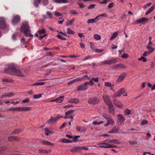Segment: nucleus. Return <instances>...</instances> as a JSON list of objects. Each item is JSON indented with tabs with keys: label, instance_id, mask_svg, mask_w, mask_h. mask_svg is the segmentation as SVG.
<instances>
[{
	"label": "nucleus",
	"instance_id": "obj_11",
	"mask_svg": "<svg viewBox=\"0 0 155 155\" xmlns=\"http://www.w3.org/2000/svg\"><path fill=\"white\" fill-rule=\"evenodd\" d=\"M117 120H118V123L121 124L123 123L125 120V119L123 117L121 114H118L117 115Z\"/></svg>",
	"mask_w": 155,
	"mask_h": 155
},
{
	"label": "nucleus",
	"instance_id": "obj_6",
	"mask_svg": "<svg viewBox=\"0 0 155 155\" xmlns=\"http://www.w3.org/2000/svg\"><path fill=\"white\" fill-rule=\"evenodd\" d=\"M149 20L148 18L143 17L141 18H140L136 20L134 24H143L146 22H147Z\"/></svg>",
	"mask_w": 155,
	"mask_h": 155
},
{
	"label": "nucleus",
	"instance_id": "obj_37",
	"mask_svg": "<svg viewBox=\"0 0 155 155\" xmlns=\"http://www.w3.org/2000/svg\"><path fill=\"white\" fill-rule=\"evenodd\" d=\"M67 33L69 34L74 35V34L75 32L70 28H68L67 29Z\"/></svg>",
	"mask_w": 155,
	"mask_h": 155
},
{
	"label": "nucleus",
	"instance_id": "obj_59",
	"mask_svg": "<svg viewBox=\"0 0 155 155\" xmlns=\"http://www.w3.org/2000/svg\"><path fill=\"white\" fill-rule=\"evenodd\" d=\"M75 83L74 80V79H73L71 81L68 83V85H71V84H74Z\"/></svg>",
	"mask_w": 155,
	"mask_h": 155
},
{
	"label": "nucleus",
	"instance_id": "obj_54",
	"mask_svg": "<svg viewBox=\"0 0 155 155\" xmlns=\"http://www.w3.org/2000/svg\"><path fill=\"white\" fill-rule=\"evenodd\" d=\"M100 16H104V17H107L108 16V15L107 14L104 13H103V14L99 15L97 17H98V18Z\"/></svg>",
	"mask_w": 155,
	"mask_h": 155
},
{
	"label": "nucleus",
	"instance_id": "obj_3",
	"mask_svg": "<svg viewBox=\"0 0 155 155\" xmlns=\"http://www.w3.org/2000/svg\"><path fill=\"white\" fill-rule=\"evenodd\" d=\"M100 101V99L97 97H92L89 98L87 101V103L95 105L97 104Z\"/></svg>",
	"mask_w": 155,
	"mask_h": 155
},
{
	"label": "nucleus",
	"instance_id": "obj_1",
	"mask_svg": "<svg viewBox=\"0 0 155 155\" xmlns=\"http://www.w3.org/2000/svg\"><path fill=\"white\" fill-rule=\"evenodd\" d=\"M8 68L6 69L5 72L6 73L10 72L12 74L16 76L24 77V75L22 73L21 71L19 69H17L15 66L12 64H8L7 65Z\"/></svg>",
	"mask_w": 155,
	"mask_h": 155
},
{
	"label": "nucleus",
	"instance_id": "obj_45",
	"mask_svg": "<svg viewBox=\"0 0 155 155\" xmlns=\"http://www.w3.org/2000/svg\"><path fill=\"white\" fill-rule=\"evenodd\" d=\"M21 130L20 129H16L15 131H13L12 133V134H18L21 132Z\"/></svg>",
	"mask_w": 155,
	"mask_h": 155
},
{
	"label": "nucleus",
	"instance_id": "obj_21",
	"mask_svg": "<svg viewBox=\"0 0 155 155\" xmlns=\"http://www.w3.org/2000/svg\"><path fill=\"white\" fill-rule=\"evenodd\" d=\"M98 17H96L94 19H89L87 21V23L88 24L93 23H96L98 21Z\"/></svg>",
	"mask_w": 155,
	"mask_h": 155
},
{
	"label": "nucleus",
	"instance_id": "obj_27",
	"mask_svg": "<svg viewBox=\"0 0 155 155\" xmlns=\"http://www.w3.org/2000/svg\"><path fill=\"white\" fill-rule=\"evenodd\" d=\"M43 144L45 145H50L51 146L54 145V144L53 143H51V142L48 141L47 140H43L42 142Z\"/></svg>",
	"mask_w": 155,
	"mask_h": 155
},
{
	"label": "nucleus",
	"instance_id": "obj_18",
	"mask_svg": "<svg viewBox=\"0 0 155 155\" xmlns=\"http://www.w3.org/2000/svg\"><path fill=\"white\" fill-rule=\"evenodd\" d=\"M56 122V119L51 117L50 119L47 121V123L48 124H54Z\"/></svg>",
	"mask_w": 155,
	"mask_h": 155
},
{
	"label": "nucleus",
	"instance_id": "obj_62",
	"mask_svg": "<svg viewBox=\"0 0 155 155\" xmlns=\"http://www.w3.org/2000/svg\"><path fill=\"white\" fill-rule=\"evenodd\" d=\"M70 13L73 14H77L78 13L75 10H72L70 11Z\"/></svg>",
	"mask_w": 155,
	"mask_h": 155
},
{
	"label": "nucleus",
	"instance_id": "obj_32",
	"mask_svg": "<svg viewBox=\"0 0 155 155\" xmlns=\"http://www.w3.org/2000/svg\"><path fill=\"white\" fill-rule=\"evenodd\" d=\"M75 20L74 18H73L70 20H68L66 22V25H71L73 22L75 21Z\"/></svg>",
	"mask_w": 155,
	"mask_h": 155
},
{
	"label": "nucleus",
	"instance_id": "obj_25",
	"mask_svg": "<svg viewBox=\"0 0 155 155\" xmlns=\"http://www.w3.org/2000/svg\"><path fill=\"white\" fill-rule=\"evenodd\" d=\"M31 107H21V111H27L31 110Z\"/></svg>",
	"mask_w": 155,
	"mask_h": 155
},
{
	"label": "nucleus",
	"instance_id": "obj_48",
	"mask_svg": "<svg viewBox=\"0 0 155 155\" xmlns=\"http://www.w3.org/2000/svg\"><path fill=\"white\" fill-rule=\"evenodd\" d=\"M17 33H15L12 36V38L13 40H16L17 38Z\"/></svg>",
	"mask_w": 155,
	"mask_h": 155
},
{
	"label": "nucleus",
	"instance_id": "obj_5",
	"mask_svg": "<svg viewBox=\"0 0 155 155\" xmlns=\"http://www.w3.org/2000/svg\"><path fill=\"white\" fill-rule=\"evenodd\" d=\"M88 81L85 82L83 84L78 86L77 88V90L78 91H84L87 90L88 89Z\"/></svg>",
	"mask_w": 155,
	"mask_h": 155
},
{
	"label": "nucleus",
	"instance_id": "obj_14",
	"mask_svg": "<svg viewBox=\"0 0 155 155\" xmlns=\"http://www.w3.org/2000/svg\"><path fill=\"white\" fill-rule=\"evenodd\" d=\"M125 89L124 88L120 89L118 92L115 94V96H120L125 92Z\"/></svg>",
	"mask_w": 155,
	"mask_h": 155
},
{
	"label": "nucleus",
	"instance_id": "obj_39",
	"mask_svg": "<svg viewBox=\"0 0 155 155\" xmlns=\"http://www.w3.org/2000/svg\"><path fill=\"white\" fill-rule=\"evenodd\" d=\"M94 37L96 40H99L101 39V36L97 34L94 35Z\"/></svg>",
	"mask_w": 155,
	"mask_h": 155
},
{
	"label": "nucleus",
	"instance_id": "obj_12",
	"mask_svg": "<svg viewBox=\"0 0 155 155\" xmlns=\"http://www.w3.org/2000/svg\"><path fill=\"white\" fill-rule=\"evenodd\" d=\"M8 140L9 141L12 142L14 141H18L20 140V139L18 137L11 136L8 137Z\"/></svg>",
	"mask_w": 155,
	"mask_h": 155
},
{
	"label": "nucleus",
	"instance_id": "obj_10",
	"mask_svg": "<svg viewBox=\"0 0 155 155\" xmlns=\"http://www.w3.org/2000/svg\"><path fill=\"white\" fill-rule=\"evenodd\" d=\"M126 76V74L125 73L121 74L119 76L118 79L116 80V82L118 83L121 81Z\"/></svg>",
	"mask_w": 155,
	"mask_h": 155
},
{
	"label": "nucleus",
	"instance_id": "obj_26",
	"mask_svg": "<svg viewBox=\"0 0 155 155\" xmlns=\"http://www.w3.org/2000/svg\"><path fill=\"white\" fill-rule=\"evenodd\" d=\"M56 3H66L68 2V0H55Z\"/></svg>",
	"mask_w": 155,
	"mask_h": 155
},
{
	"label": "nucleus",
	"instance_id": "obj_13",
	"mask_svg": "<svg viewBox=\"0 0 155 155\" xmlns=\"http://www.w3.org/2000/svg\"><path fill=\"white\" fill-rule=\"evenodd\" d=\"M108 106V108L109 109V111L110 113H112L113 114H114V106L113 105L112 103H110L107 104Z\"/></svg>",
	"mask_w": 155,
	"mask_h": 155
},
{
	"label": "nucleus",
	"instance_id": "obj_20",
	"mask_svg": "<svg viewBox=\"0 0 155 155\" xmlns=\"http://www.w3.org/2000/svg\"><path fill=\"white\" fill-rule=\"evenodd\" d=\"M126 68L125 66L122 64H116L113 66V68L114 69H117L118 68Z\"/></svg>",
	"mask_w": 155,
	"mask_h": 155
},
{
	"label": "nucleus",
	"instance_id": "obj_46",
	"mask_svg": "<svg viewBox=\"0 0 155 155\" xmlns=\"http://www.w3.org/2000/svg\"><path fill=\"white\" fill-rule=\"evenodd\" d=\"M14 111H21V107H19L14 108Z\"/></svg>",
	"mask_w": 155,
	"mask_h": 155
},
{
	"label": "nucleus",
	"instance_id": "obj_38",
	"mask_svg": "<svg viewBox=\"0 0 155 155\" xmlns=\"http://www.w3.org/2000/svg\"><path fill=\"white\" fill-rule=\"evenodd\" d=\"M74 110H69L65 112V115H69L73 113L74 112Z\"/></svg>",
	"mask_w": 155,
	"mask_h": 155
},
{
	"label": "nucleus",
	"instance_id": "obj_47",
	"mask_svg": "<svg viewBox=\"0 0 155 155\" xmlns=\"http://www.w3.org/2000/svg\"><path fill=\"white\" fill-rule=\"evenodd\" d=\"M6 94L7 97H9L14 96L15 95V94L13 92H10Z\"/></svg>",
	"mask_w": 155,
	"mask_h": 155
},
{
	"label": "nucleus",
	"instance_id": "obj_28",
	"mask_svg": "<svg viewBox=\"0 0 155 155\" xmlns=\"http://www.w3.org/2000/svg\"><path fill=\"white\" fill-rule=\"evenodd\" d=\"M154 6L152 5L151 7L146 11L145 13L146 15H147L149 14L150 12H151L154 9Z\"/></svg>",
	"mask_w": 155,
	"mask_h": 155
},
{
	"label": "nucleus",
	"instance_id": "obj_34",
	"mask_svg": "<svg viewBox=\"0 0 155 155\" xmlns=\"http://www.w3.org/2000/svg\"><path fill=\"white\" fill-rule=\"evenodd\" d=\"M118 35L117 32H115L113 34L111 38L110 39V40H113L116 38L117 36Z\"/></svg>",
	"mask_w": 155,
	"mask_h": 155
},
{
	"label": "nucleus",
	"instance_id": "obj_29",
	"mask_svg": "<svg viewBox=\"0 0 155 155\" xmlns=\"http://www.w3.org/2000/svg\"><path fill=\"white\" fill-rule=\"evenodd\" d=\"M34 0V2L33 3L34 5L36 7H38V4H40L41 2V0Z\"/></svg>",
	"mask_w": 155,
	"mask_h": 155
},
{
	"label": "nucleus",
	"instance_id": "obj_49",
	"mask_svg": "<svg viewBox=\"0 0 155 155\" xmlns=\"http://www.w3.org/2000/svg\"><path fill=\"white\" fill-rule=\"evenodd\" d=\"M74 82H75L77 81H81L83 80V78H79L75 79H74Z\"/></svg>",
	"mask_w": 155,
	"mask_h": 155
},
{
	"label": "nucleus",
	"instance_id": "obj_42",
	"mask_svg": "<svg viewBox=\"0 0 155 155\" xmlns=\"http://www.w3.org/2000/svg\"><path fill=\"white\" fill-rule=\"evenodd\" d=\"M125 114L127 115H130L131 113V111L128 109H126L124 111Z\"/></svg>",
	"mask_w": 155,
	"mask_h": 155
},
{
	"label": "nucleus",
	"instance_id": "obj_51",
	"mask_svg": "<svg viewBox=\"0 0 155 155\" xmlns=\"http://www.w3.org/2000/svg\"><path fill=\"white\" fill-rule=\"evenodd\" d=\"M95 6L94 4H91L87 6V8L88 9H92L95 7Z\"/></svg>",
	"mask_w": 155,
	"mask_h": 155
},
{
	"label": "nucleus",
	"instance_id": "obj_2",
	"mask_svg": "<svg viewBox=\"0 0 155 155\" xmlns=\"http://www.w3.org/2000/svg\"><path fill=\"white\" fill-rule=\"evenodd\" d=\"M20 31L21 32L24 33L26 37H33V35L29 33L31 31L29 29V26L28 23L25 22L23 24L21 27Z\"/></svg>",
	"mask_w": 155,
	"mask_h": 155
},
{
	"label": "nucleus",
	"instance_id": "obj_16",
	"mask_svg": "<svg viewBox=\"0 0 155 155\" xmlns=\"http://www.w3.org/2000/svg\"><path fill=\"white\" fill-rule=\"evenodd\" d=\"M105 142L117 144L120 143V142L117 139H112L110 140H105Z\"/></svg>",
	"mask_w": 155,
	"mask_h": 155
},
{
	"label": "nucleus",
	"instance_id": "obj_44",
	"mask_svg": "<svg viewBox=\"0 0 155 155\" xmlns=\"http://www.w3.org/2000/svg\"><path fill=\"white\" fill-rule=\"evenodd\" d=\"M81 130L80 132H84L86 131L87 129L86 128L84 127H81Z\"/></svg>",
	"mask_w": 155,
	"mask_h": 155
},
{
	"label": "nucleus",
	"instance_id": "obj_22",
	"mask_svg": "<svg viewBox=\"0 0 155 155\" xmlns=\"http://www.w3.org/2000/svg\"><path fill=\"white\" fill-rule=\"evenodd\" d=\"M81 147H76L70 150L71 152H77L81 151Z\"/></svg>",
	"mask_w": 155,
	"mask_h": 155
},
{
	"label": "nucleus",
	"instance_id": "obj_19",
	"mask_svg": "<svg viewBox=\"0 0 155 155\" xmlns=\"http://www.w3.org/2000/svg\"><path fill=\"white\" fill-rule=\"evenodd\" d=\"M119 127H117L116 126L113 127L112 130L110 131V133H116L118 132L119 130Z\"/></svg>",
	"mask_w": 155,
	"mask_h": 155
},
{
	"label": "nucleus",
	"instance_id": "obj_15",
	"mask_svg": "<svg viewBox=\"0 0 155 155\" xmlns=\"http://www.w3.org/2000/svg\"><path fill=\"white\" fill-rule=\"evenodd\" d=\"M20 18L19 15L14 16L12 22L13 24H16L18 23L20 21Z\"/></svg>",
	"mask_w": 155,
	"mask_h": 155
},
{
	"label": "nucleus",
	"instance_id": "obj_31",
	"mask_svg": "<svg viewBox=\"0 0 155 155\" xmlns=\"http://www.w3.org/2000/svg\"><path fill=\"white\" fill-rule=\"evenodd\" d=\"M153 49H152V50H150L149 51H145L144 53L143 54V55L144 56H147L148 54L153 53Z\"/></svg>",
	"mask_w": 155,
	"mask_h": 155
},
{
	"label": "nucleus",
	"instance_id": "obj_55",
	"mask_svg": "<svg viewBox=\"0 0 155 155\" xmlns=\"http://www.w3.org/2000/svg\"><path fill=\"white\" fill-rule=\"evenodd\" d=\"M39 152L41 153H48V152L46 150L41 149L39 150Z\"/></svg>",
	"mask_w": 155,
	"mask_h": 155
},
{
	"label": "nucleus",
	"instance_id": "obj_24",
	"mask_svg": "<svg viewBox=\"0 0 155 155\" xmlns=\"http://www.w3.org/2000/svg\"><path fill=\"white\" fill-rule=\"evenodd\" d=\"M64 97V96H62L56 98V102L57 103H61L63 101Z\"/></svg>",
	"mask_w": 155,
	"mask_h": 155
},
{
	"label": "nucleus",
	"instance_id": "obj_7",
	"mask_svg": "<svg viewBox=\"0 0 155 155\" xmlns=\"http://www.w3.org/2000/svg\"><path fill=\"white\" fill-rule=\"evenodd\" d=\"M103 116L105 119L107 120L108 122L109 123L111 124H113L114 122L111 116L105 114H104Z\"/></svg>",
	"mask_w": 155,
	"mask_h": 155
},
{
	"label": "nucleus",
	"instance_id": "obj_4",
	"mask_svg": "<svg viewBox=\"0 0 155 155\" xmlns=\"http://www.w3.org/2000/svg\"><path fill=\"white\" fill-rule=\"evenodd\" d=\"M117 61L116 58H112L110 60H105L101 62L102 64H106L108 65H111L112 64H115Z\"/></svg>",
	"mask_w": 155,
	"mask_h": 155
},
{
	"label": "nucleus",
	"instance_id": "obj_35",
	"mask_svg": "<svg viewBox=\"0 0 155 155\" xmlns=\"http://www.w3.org/2000/svg\"><path fill=\"white\" fill-rule=\"evenodd\" d=\"M45 83L44 82H36L32 84V86H39V85H43Z\"/></svg>",
	"mask_w": 155,
	"mask_h": 155
},
{
	"label": "nucleus",
	"instance_id": "obj_56",
	"mask_svg": "<svg viewBox=\"0 0 155 155\" xmlns=\"http://www.w3.org/2000/svg\"><path fill=\"white\" fill-rule=\"evenodd\" d=\"M147 48L148 49H150V50H152L153 49V51L155 50V48H152V46L151 45H148V46L147 47Z\"/></svg>",
	"mask_w": 155,
	"mask_h": 155
},
{
	"label": "nucleus",
	"instance_id": "obj_9",
	"mask_svg": "<svg viewBox=\"0 0 155 155\" xmlns=\"http://www.w3.org/2000/svg\"><path fill=\"white\" fill-rule=\"evenodd\" d=\"M6 26L5 21L3 18H0V29H4Z\"/></svg>",
	"mask_w": 155,
	"mask_h": 155
},
{
	"label": "nucleus",
	"instance_id": "obj_61",
	"mask_svg": "<svg viewBox=\"0 0 155 155\" xmlns=\"http://www.w3.org/2000/svg\"><path fill=\"white\" fill-rule=\"evenodd\" d=\"M82 78H83V80L85 78H86L88 80L90 79L91 78L90 76H89L87 75H85L83 77H81Z\"/></svg>",
	"mask_w": 155,
	"mask_h": 155
},
{
	"label": "nucleus",
	"instance_id": "obj_17",
	"mask_svg": "<svg viewBox=\"0 0 155 155\" xmlns=\"http://www.w3.org/2000/svg\"><path fill=\"white\" fill-rule=\"evenodd\" d=\"M68 101L71 103L78 104L79 103V101L76 98H71L68 100Z\"/></svg>",
	"mask_w": 155,
	"mask_h": 155
},
{
	"label": "nucleus",
	"instance_id": "obj_41",
	"mask_svg": "<svg viewBox=\"0 0 155 155\" xmlns=\"http://www.w3.org/2000/svg\"><path fill=\"white\" fill-rule=\"evenodd\" d=\"M57 37L58 38L62 40H65L66 39L64 37L60 35H57Z\"/></svg>",
	"mask_w": 155,
	"mask_h": 155
},
{
	"label": "nucleus",
	"instance_id": "obj_52",
	"mask_svg": "<svg viewBox=\"0 0 155 155\" xmlns=\"http://www.w3.org/2000/svg\"><path fill=\"white\" fill-rule=\"evenodd\" d=\"M80 136H74L73 138V141L74 142H76L78 138Z\"/></svg>",
	"mask_w": 155,
	"mask_h": 155
},
{
	"label": "nucleus",
	"instance_id": "obj_43",
	"mask_svg": "<svg viewBox=\"0 0 155 155\" xmlns=\"http://www.w3.org/2000/svg\"><path fill=\"white\" fill-rule=\"evenodd\" d=\"M142 60H143V62H146L147 61V60L143 56H141L140 58H139L138 59V60L139 61H141Z\"/></svg>",
	"mask_w": 155,
	"mask_h": 155
},
{
	"label": "nucleus",
	"instance_id": "obj_63",
	"mask_svg": "<svg viewBox=\"0 0 155 155\" xmlns=\"http://www.w3.org/2000/svg\"><path fill=\"white\" fill-rule=\"evenodd\" d=\"M148 123V121L146 120H143L141 122V124L142 125H144L145 124H146Z\"/></svg>",
	"mask_w": 155,
	"mask_h": 155
},
{
	"label": "nucleus",
	"instance_id": "obj_60",
	"mask_svg": "<svg viewBox=\"0 0 155 155\" xmlns=\"http://www.w3.org/2000/svg\"><path fill=\"white\" fill-rule=\"evenodd\" d=\"M43 4L47 5L48 4V0H43Z\"/></svg>",
	"mask_w": 155,
	"mask_h": 155
},
{
	"label": "nucleus",
	"instance_id": "obj_57",
	"mask_svg": "<svg viewBox=\"0 0 155 155\" xmlns=\"http://www.w3.org/2000/svg\"><path fill=\"white\" fill-rule=\"evenodd\" d=\"M29 99L28 98H27L23 100L22 101V102L23 103H27L29 102Z\"/></svg>",
	"mask_w": 155,
	"mask_h": 155
},
{
	"label": "nucleus",
	"instance_id": "obj_30",
	"mask_svg": "<svg viewBox=\"0 0 155 155\" xmlns=\"http://www.w3.org/2000/svg\"><path fill=\"white\" fill-rule=\"evenodd\" d=\"M90 46L93 51H95V52H96L97 53H100L101 52L103 51L104 50L103 49H94V48H93L91 45H90Z\"/></svg>",
	"mask_w": 155,
	"mask_h": 155
},
{
	"label": "nucleus",
	"instance_id": "obj_36",
	"mask_svg": "<svg viewBox=\"0 0 155 155\" xmlns=\"http://www.w3.org/2000/svg\"><path fill=\"white\" fill-rule=\"evenodd\" d=\"M38 34L41 35V34H44L45 33V29L42 28L41 30L38 31Z\"/></svg>",
	"mask_w": 155,
	"mask_h": 155
},
{
	"label": "nucleus",
	"instance_id": "obj_8",
	"mask_svg": "<svg viewBox=\"0 0 155 155\" xmlns=\"http://www.w3.org/2000/svg\"><path fill=\"white\" fill-rule=\"evenodd\" d=\"M102 98L107 105L112 103L110 100V97L106 94H104L102 96Z\"/></svg>",
	"mask_w": 155,
	"mask_h": 155
},
{
	"label": "nucleus",
	"instance_id": "obj_50",
	"mask_svg": "<svg viewBox=\"0 0 155 155\" xmlns=\"http://www.w3.org/2000/svg\"><path fill=\"white\" fill-rule=\"evenodd\" d=\"M104 85L106 87H110L112 85L110 83L105 82H104Z\"/></svg>",
	"mask_w": 155,
	"mask_h": 155
},
{
	"label": "nucleus",
	"instance_id": "obj_58",
	"mask_svg": "<svg viewBox=\"0 0 155 155\" xmlns=\"http://www.w3.org/2000/svg\"><path fill=\"white\" fill-rule=\"evenodd\" d=\"M114 3L113 2H111L109 4V5H108V8H112L114 6Z\"/></svg>",
	"mask_w": 155,
	"mask_h": 155
},
{
	"label": "nucleus",
	"instance_id": "obj_64",
	"mask_svg": "<svg viewBox=\"0 0 155 155\" xmlns=\"http://www.w3.org/2000/svg\"><path fill=\"white\" fill-rule=\"evenodd\" d=\"M92 80L97 83L99 81V80L98 78H92Z\"/></svg>",
	"mask_w": 155,
	"mask_h": 155
},
{
	"label": "nucleus",
	"instance_id": "obj_23",
	"mask_svg": "<svg viewBox=\"0 0 155 155\" xmlns=\"http://www.w3.org/2000/svg\"><path fill=\"white\" fill-rule=\"evenodd\" d=\"M98 145H103L104 146H101L100 147V148H109V144L106 143H99L98 144Z\"/></svg>",
	"mask_w": 155,
	"mask_h": 155
},
{
	"label": "nucleus",
	"instance_id": "obj_33",
	"mask_svg": "<svg viewBox=\"0 0 155 155\" xmlns=\"http://www.w3.org/2000/svg\"><path fill=\"white\" fill-rule=\"evenodd\" d=\"M114 104L118 107H119L120 108H121L123 107L121 103L119 102H114Z\"/></svg>",
	"mask_w": 155,
	"mask_h": 155
},
{
	"label": "nucleus",
	"instance_id": "obj_40",
	"mask_svg": "<svg viewBox=\"0 0 155 155\" xmlns=\"http://www.w3.org/2000/svg\"><path fill=\"white\" fill-rule=\"evenodd\" d=\"M41 96V94H35L33 96V98L35 99H37L40 98Z\"/></svg>",
	"mask_w": 155,
	"mask_h": 155
},
{
	"label": "nucleus",
	"instance_id": "obj_53",
	"mask_svg": "<svg viewBox=\"0 0 155 155\" xmlns=\"http://www.w3.org/2000/svg\"><path fill=\"white\" fill-rule=\"evenodd\" d=\"M128 57V55L127 53H124L121 56L122 58H125Z\"/></svg>",
	"mask_w": 155,
	"mask_h": 155
}]
</instances>
